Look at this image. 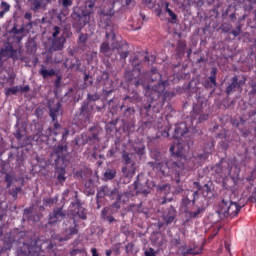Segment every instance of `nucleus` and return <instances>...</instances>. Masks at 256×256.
Segmentation results:
<instances>
[{"mask_svg": "<svg viewBox=\"0 0 256 256\" xmlns=\"http://www.w3.org/2000/svg\"><path fill=\"white\" fill-rule=\"evenodd\" d=\"M10 239L13 241V243H18L19 245H23L24 247H28L31 245V241H27V233L20 231L19 229H14L10 233Z\"/></svg>", "mask_w": 256, "mask_h": 256, "instance_id": "nucleus-11", "label": "nucleus"}, {"mask_svg": "<svg viewBox=\"0 0 256 256\" xmlns=\"http://www.w3.org/2000/svg\"><path fill=\"white\" fill-rule=\"evenodd\" d=\"M68 231L69 233L67 236L59 238L60 243H63V241H69V239H71V236L79 234V224H77L76 220H74V225L68 228Z\"/></svg>", "mask_w": 256, "mask_h": 256, "instance_id": "nucleus-24", "label": "nucleus"}, {"mask_svg": "<svg viewBox=\"0 0 256 256\" xmlns=\"http://www.w3.org/2000/svg\"><path fill=\"white\" fill-rule=\"evenodd\" d=\"M80 114L79 117L84 121V123H91L93 115H95V108L93 104L89 101H84L79 108Z\"/></svg>", "mask_w": 256, "mask_h": 256, "instance_id": "nucleus-9", "label": "nucleus"}, {"mask_svg": "<svg viewBox=\"0 0 256 256\" xmlns=\"http://www.w3.org/2000/svg\"><path fill=\"white\" fill-rule=\"evenodd\" d=\"M204 87H205V89H215V87H217V85L209 82V80H205Z\"/></svg>", "mask_w": 256, "mask_h": 256, "instance_id": "nucleus-52", "label": "nucleus"}, {"mask_svg": "<svg viewBox=\"0 0 256 256\" xmlns=\"http://www.w3.org/2000/svg\"><path fill=\"white\" fill-rule=\"evenodd\" d=\"M119 55L120 59H126L129 57V45L125 42H120Z\"/></svg>", "mask_w": 256, "mask_h": 256, "instance_id": "nucleus-30", "label": "nucleus"}, {"mask_svg": "<svg viewBox=\"0 0 256 256\" xmlns=\"http://www.w3.org/2000/svg\"><path fill=\"white\" fill-rule=\"evenodd\" d=\"M31 212H32L31 208L24 209V217H26V219H28L29 221H31Z\"/></svg>", "mask_w": 256, "mask_h": 256, "instance_id": "nucleus-56", "label": "nucleus"}, {"mask_svg": "<svg viewBox=\"0 0 256 256\" xmlns=\"http://www.w3.org/2000/svg\"><path fill=\"white\" fill-rule=\"evenodd\" d=\"M88 39H89V36L87 34L80 33L78 45H85Z\"/></svg>", "mask_w": 256, "mask_h": 256, "instance_id": "nucleus-45", "label": "nucleus"}, {"mask_svg": "<svg viewBox=\"0 0 256 256\" xmlns=\"http://www.w3.org/2000/svg\"><path fill=\"white\" fill-rule=\"evenodd\" d=\"M64 45H65V37L63 36L54 38L52 41L53 51H63Z\"/></svg>", "mask_w": 256, "mask_h": 256, "instance_id": "nucleus-27", "label": "nucleus"}, {"mask_svg": "<svg viewBox=\"0 0 256 256\" xmlns=\"http://www.w3.org/2000/svg\"><path fill=\"white\" fill-rule=\"evenodd\" d=\"M39 74L42 75L43 79H48V77H55L56 73L54 69L47 70L45 65L39 70Z\"/></svg>", "mask_w": 256, "mask_h": 256, "instance_id": "nucleus-33", "label": "nucleus"}, {"mask_svg": "<svg viewBox=\"0 0 256 256\" xmlns=\"http://www.w3.org/2000/svg\"><path fill=\"white\" fill-rule=\"evenodd\" d=\"M5 182L7 183V189H9V187H11L13 185V176H11L10 174H6L5 175Z\"/></svg>", "mask_w": 256, "mask_h": 256, "instance_id": "nucleus-50", "label": "nucleus"}, {"mask_svg": "<svg viewBox=\"0 0 256 256\" xmlns=\"http://www.w3.org/2000/svg\"><path fill=\"white\" fill-rule=\"evenodd\" d=\"M143 203H139V204H135V203H131L129 205V211H131L132 213H141V207H142Z\"/></svg>", "mask_w": 256, "mask_h": 256, "instance_id": "nucleus-36", "label": "nucleus"}, {"mask_svg": "<svg viewBox=\"0 0 256 256\" xmlns=\"http://www.w3.org/2000/svg\"><path fill=\"white\" fill-rule=\"evenodd\" d=\"M167 87H169V80H164L157 85L152 87L147 86L146 88L145 95L150 102L149 108L153 107L154 109H157V113H159V109L163 108L165 101H167V98L169 97V92L165 91Z\"/></svg>", "mask_w": 256, "mask_h": 256, "instance_id": "nucleus-2", "label": "nucleus"}, {"mask_svg": "<svg viewBox=\"0 0 256 256\" xmlns=\"http://www.w3.org/2000/svg\"><path fill=\"white\" fill-rule=\"evenodd\" d=\"M134 151L136 155H138L139 157H143V155H145V145H142L140 147H135Z\"/></svg>", "mask_w": 256, "mask_h": 256, "instance_id": "nucleus-46", "label": "nucleus"}, {"mask_svg": "<svg viewBox=\"0 0 256 256\" xmlns=\"http://www.w3.org/2000/svg\"><path fill=\"white\" fill-rule=\"evenodd\" d=\"M6 57H9V59H12L13 61H23V51L21 49H14L13 46H6Z\"/></svg>", "mask_w": 256, "mask_h": 256, "instance_id": "nucleus-17", "label": "nucleus"}, {"mask_svg": "<svg viewBox=\"0 0 256 256\" xmlns=\"http://www.w3.org/2000/svg\"><path fill=\"white\" fill-rule=\"evenodd\" d=\"M71 205L73 207H76L74 209V215H77L79 219L85 221L87 219V211L85 210V208H83V206H81V201L77 199L76 202H72Z\"/></svg>", "mask_w": 256, "mask_h": 256, "instance_id": "nucleus-19", "label": "nucleus"}, {"mask_svg": "<svg viewBox=\"0 0 256 256\" xmlns=\"http://www.w3.org/2000/svg\"><path fill=\"white\" fill-rule=\"evenodd\" d=\"M145 256H157V252H155V249L149 248L145 251Z\"/></svg>", "mask_w": 256, "mask_h": 256, "instance_id": "nucleus-57", "label": "nucleus"}, {"mask_svg": "<svg viewBox=\"0 0 256 256\" xmlns=\"http://www.w3.org/2000/svg\"><path fill=\"white\" fill-rule=\"evenodd\" d=\"M99 99H101V96H99V94H97V93L88 94L86 101H88V103H91V101L95 102V101H99Z\"/></svg>", "mask_w": 256, "mask_h": 256, "instance_id": "nucleus-43", "label": "nucleus"}, {"mask_svg": "<svg viewBox=\"0 0 256 256\" xmlns=\"http://www.w3.org/2000/svg\"><path fill=\"white\" fill-rule=\"evenodd\" d=\"M132 65L134 66V69H139L137 67H139V65H141V62L139 61V59L137 57H134L132 60Z\"/></svg>", "mask_w": 256, "mask_h": 256, "instance_id": "nucleus-63", "label": "nucleus"}, {"mask_svg": "<svg viewBox=\"0 0 256 256\" xmlns=\"http://www.w3.org/2000/svg\"><path fill=\"white\" fill-rule=\"evenodd\" d=\"M212 171H214V173H216V175H218L219 177H223V175H225L229 170L227 169V167L223 166V163H218L216 165L213 166Z\"/></svg>", "mask_w": 256, "mask_h": 256, "instance_id": "nucleus-29", "label": "nucleus"}, {"mask_svg": "<svg viewBox=\"0 0 256 256\" xmlns=\"http://www.w3.org/2000/svg\"><path fill=\"white\" fill-rule=\"evenodd\" d=\"M19 93V86H14L12 88H5V95L9 97V95H17Z\"/></svg>", "mask_w": 256, "mask_h": 256, "instance_id": "nucleus-37", "label": "nucleus"}, {"mask_svg": "<svg viewBox=\"0 0 256 256\" xmlns=\"http://www.w3.org/2000/svg\"><path fill=\"white\" fill-rule=\"evenodd\" d=\"M104 197H109V199H121V195H119V190L117 188H114L111 190L109 186H102L98 189L96 198L97 203H99V199H103Z\"/></svg>", "mask_w": 256, "mask_h": 256, "instance_id": "nucleus-10", "label": "nucleus"}, {"mask_svg": "<svg viewBox=\"0 0 256 256\" xmlns=\"http://www.w3.org/2000/svg\"><path fill=\"white\" fill-rule=\"evenodd\" d=\"M11 33H14V35H23L25 33V25H22L21 28H17V25H14L11 29Z\"/></svg>", "mask_w": 256, "mask_h": 256, "instance_id": "nucleus-40", "label": "nucleus"}, {"mask_svg": "<svg viewBox=\"0 0 256 256\" xmlns=\"http://www.w3.org/2000/svg\"><path fill=\"white\" fill-rule=\"evenodd\" d=\"M68 157L69 151L67 150V144H60L53 147L50 159L51 161H54L56 167H59L60 165L67 167V165H69Z\"/></svg>", "mask_w": 256, "mask_h": 256, "instance_id": "nucleus-6", "label": "nucleus"}, {"mask_svg": "<svg viewBox=\"0 0 256 256\" xmlns=\"http://www.w3.org/2000/svg\"><path fill=\"white\" fill-rule=\"evenodd\" d=\"M242 83L243 82L239 81L238 76L232 77L231 83L226 87V95H231L236 89H241Z\"/></svg>", "mask_w": 256, "mask_h": 256, "instance_id": "nucleus-21", "label": "nucleus"}, {"mask_svg": "<svg viewBox=\"0 0 256 256\" xmlns=\"http://www.w3.org/2000/svg\"><path fill=\"white\" fill-rule=\"evenodd\" d=\"M115 49H117V51L121 49V42L114 41L111 46L109 42H103L100 46V53L104 55V57H111Z\"/></svg>", "mask_w": 256, "mask_h": 256, "instance_id": "nucleus-13", "label": "nucleus"}, {"mask_svg": "<svg viewBox=\"0 0 256 256\" xmlns=\"http://www.w3.org/2000/svg\"><path fill=\"white\" fill-rule=\"evenodd\" d=\"M232 125L239 129L241 125H245V119H243V117L234 118L232 120Z\"/></svg>", "mask_w": 256, "mask_h": 256, "instance_id": "nucleus-39", "label": "nucleus"}, {"mask_svg": "<svg viewBox=\"0 0 256 256\" xmlns=\"http://www.w3.org/2000/svg\"><path fill=\"white\" fill-rule=\"evenodd\" d=\"M53 30H54V32L52 33V37H53V39H57L59 33H61V28L59 26H55L53 28Z\"/></svg>", "mask_w": 256, "mask_h": 256, "instance_id": "nucleus-54", "label": "nucleus"}, {"mask_svg": "<svg viewBox=\"0 0 256 256\" xmlns=\"http://www.w3.org/2000/svg\"><path fill=\"white\" fill-rule=\"evenodd\" d=\"M122 174L124 175V177H126V178H131V177H133V175H135V166H130V168L129 167H127V166H124V167H122Z\"/></svg>", "mask_w": 256, "mask_h": 256, "instance_id": "nucleus-35", "label": "nucleus"}, {"mask_svg": "<svg viewBox=\"0 0 256 256\" xmlns=\"http://www.w3.org/2000/svg\"><path fill=\"white\" fill-rule=\"evenodd\" d=\"M125 79L130 83V85H135V87L145 86L147 80H145V74H141V69L134 68L132 71L125 72Z\"/></svg>", "mask_w": 256, "mask_h": 256, "instance_id": "nucleus-8", "label": "nucleus"}, {"mask_svg": "<svg viewBox=\"0 0 256 256\" xmlns=\"http://www.w3.org/2000/svg\"><path fill=\"white\" fill-rule=\"evenodd\" d=\"M101 219L106 221L107 223H117V219L113 217V211H111V208L104 207L101 211Z\"/></svg>", "mask_w": 256, "mask_h": 256, "instance_id": "nucleus-22", "label": "nucleus"}, {"mask_svg": "<svg viewBox=\"0 0 256 256\" xmlns=\"http://www.w3.org/2000/svg\"><path fill=\"white\" fill-rule=\"evenodd\" d=\"M31 87H29V85H25L24 87L23 86H19V91L21 93H29Z\"/></svg>", "mask_w": 256, "mask_h": 256, "instance_id": "nucleus-61", "label": "nucleus"}, {"mask_svg": "<svg viewBox=\"0 0 256 256\" xmlns=\"http://www.w3.org/2000/svg\"><path fill=\"white\" fill-rule=\"evenodd\" d=\"M250 95H253V96L256 95V82H252V83H251Z\"/></svg>", "mask_w": 256, "mask_h": 256, "instance_id": "nucleus-64", "label": "nucleus"}, {"mask_svg": "<svg viewBox=\"0 0 256 256\" xmlns=\"http://www.w3.org/2000/svg\"><path fill=\"white\" fill-rule=\"evenodd\" d=\"M115 175H117V172L115 170H111L108 169L105 173H104V177L106 179H108L109 181H111V179H115Z\"/></svg>", "mask_w": 256, "mask_h": 256, "instance_id": "nucleus-42", "label": "nucleus"}, {"mask_svg": "<svg viewBox=\"0 0 256 256\" xmlns=\"http://www.w3.org/2000/svg\"><path fill=\"white\" fill-rule=\"evenodd\" d=\"M31 2H32V7L34 11L41 9L43 0H28V3H31Z\"/></svg>", "mask_w": 256, "mask_h": 256, "instance_id": "nucleus-41", "label": "nucleus"}, {"mask_svg": "<svg viewBox=\"0 0 256 256\" xmlns=\"http://www.w3.org/2000/svg\"><path fill=\"white\" fill-rule=\"evenodd\" d=\"M14 136L16 137L17 141H21L23 134H21V129H16V132L14 133Z\"/></svg>", "mask_w": 256, "mask_h": 256, "instance_id": "nucleus-59", "label": "nucleus"}, {"mask_svg": "<svg viewBox=\"0 0 256 256\" xmlns=\"http://www.w3.org/2000/svg\"><path fill=\"white\" fill-rule=\"evenodd\" d=\"M203 253V245L197 247L194 244L193 247L187 248V245L180 246L178 249V255L187 256V255H201Z\"/></svg>", "mask_w": 256, "mask_h": 256, "instance_id": "nucleus-16", "label": "nucleus"}, {"mask_svg": "<svg viewBox=\"0 0 256 256\" xmlns=\"http://www.w3.org/2000/svg\"><path fill=\"white\" fill-rule=\"evenodd\" d=\"M53 30H54V32L52 33V37H53V39H57L59 33H61V28L59 26H55L53 28Z\"/></svg>", "mask_w": 256, "mask_h": 256, "instance_id": "nucleus-53", "label": "nucleus"}, {"mask_svg": "<svg viewBox=\"0 0 256 256\" xmlns=\"http://www.w3.org/2000/svg\"><path fill=\"white\" fill-rule=\"evenodd\" d=\"M199 199V192L187 190L185 196L182 198L180 207L188 219H201L205 213L204 206H197L195 202Z\"/></svg>", "mask_w": 256, "mask_h": 256, "instance_id": "nucleus-3", "label": "nucleus"}, {"mask_svg": "<svg viewBox=\"0 0 256 256\" xmlns=\"http://www.w3.org/2000/svg\"><path fill=\"white\" fill-rule=\"evenodd\" d=\"M93 7L95 3L90 2L86 8H78L72 13V19L80 25V27H85L89 21H91V13H93Z\"/></svg>", "mask_w": 256, "mask_h": 256, "instance_id": "nucleus-7", "label": "nucleus"}, {"mask_svg": "<svg viewBox=\"0 0 256 256\" xmlns=\"http://www.w3.org/2000/svg\"><path fill=\"white\" fill-rule=\"evenodd\" d=\"M67 217V214L65 211H63V208L61 207H55L53 211L49 214V225H55V223H59L63 221Z\"/></svg>", "mask_w": 256, "mask_h": 256, "instance_id": "nucleus-14", "label": "nucleus"}, {"mask_svg": "<svg viewBox=\"0 0 256 256\" xmlns=\"http://www.w3.org/2000/svg\"><path fill=\"white\" fill-rule=\"evenodd\" d=\"M143 75L144 81L145 77H150L149 81H151L152 83H163V81H161V79H163V76L161 75V73H159V70H157V68H152L150 72H146Z\"/></svg>", "mask_w": 256, "mask_h": 256, "instance_id": "nucleus-20", "label": "nucleus"}, {"mask_svg": "<svg viewBox=\"0 0 256 256\" xmlns=\"http://www.w3.org/2000/svg\"><path fill=\"white\" fill-rule=\"evenodd\" d=\"M170 244L172 245V247H179V245L181 244V236H178L176 238H173L170 241Z\"/></svg>", "mask_w": 256, "mask_h": 256, "instance_id": "nucleus-49", "label": "nucleus"}, {"mask_svg": "<svg viewBox=\"0 0 256 256\" xmlns=\"http://www.w3.org/2000/svg\"><path fill=\"white\" fill-rule=\"evenodd\" d=\"M54 203H57V198L44 199V205H53Z\"/></svg>", "mask_w": 256, "mask_h": 256, "instance_id": "nucleus-55", "label": "nucleus"}, {"mask_svg": "<svg viewBox=\"0 0 256 256\" xmlns=\"http://www.w3.org/2000/svg\"><path fill=\"white\" fill-rule=\"evenodd\" d=\"M84 82H85V85H93V81L91 80V76H89L88 74H85Z\"/></svg>", "mask_w": 256, "mask_h": 256, "instance_id": "nucleus-62", "label": "nucleus"}, {"mask_svg": "<svg viewBox=\"0 0 256 256\" xmlns=\"http://www.w3.org/2000/svg\"><path fill=\"white\" fill-rule=\"evenodd\" d=\"M135 156V153H129L127 151H122V163L124 165H130V167H135V160L133 157Z\"/></svg>", "mask_w": 256, "mask_h": 256, "instance_id": "nucleus-25", "label": "nucleus"}, {"mask_svg": "<svg viewBox=\"0 0 256 256\" xmlns=\"http://www.w3.org/2000/svg\"><path fill=\"white\" fill-rule=\"evenodd\" d=\"M187 133H189V127H187V123L182 122L175 126L173 138L181 139V137H184V135H187Z\"/></svg>", "mask_w": 256, "mask_h": 256, "instance_id": "nucleus-18", "label": "nucleus"}, {"mask_svg": "<svg viewBox=\"0 0 256 256\" xmlns=\"http://www.w3.org/2000/svg\"><path fill=\"white\" fill-rule=\"evenodd\" d=\"M49 115L53 121V128H48L50 135L57 137V135L62 133V143H66L67 137H69V130L67 128L63 129L57 120V117L61 115V103L58 102L54 106H49Z\"/></svg>", "mask_w": 256, "mask_h": 256, "instance_id": "nucleus-4", "label": "nucleus"}, {"mask_svg": "<svg viewBox=\"0 0 256 256\" xmlns=\"http://www.w3.org/2000/svg\"><path fill=\"white\" fill-rule=\"evenodd\" d=\"M0 19H3V17H5L6 13H9V11L11 10V5H9V3L2 1L0 4Z\"/></svg>", "mask_w": 256, "mask_h": 256, "instance_id": "nucleus-34", "label": "nucleus"}, {"mask_svg": "<svg viewBox=\"0 0 256 256\" xmlns=\"http://www.w3.org/2000/svg\"><path fill=\"white\" fill-rule=\"evenodd\" d=\"M185 49H187V43L183 40H179L176 46L177 57H183V55H185Z\"/></svg>", "mask_w": 256, "mask_h": 256, "instance_id": "nucleus-31", "label": "nucleus"}, {"mask_svg": "<svg viewBox=\"0 0 256 256\" xmlns=\"http://www.w3.org/2000/svg\"><path fill=\"white\" fill-rule=\"evenodd\" d=\"M59 3H61L63 9H67L73 6V0H59Z\"/></svg>", "mask_w": 256, "mask_h": 256, "instance_id": "nucleus-48", "label": "nucleus"}, {"mask_svg": "<svg viewBox=\"0 0 256 256\" xmlns=\"http://www.w3.org/2000/svg\"><path fill=\"white\" fill-rule=\"evenodd\" d=\"M103 79H105L104 87H103V93L106 96H109L110 93H113V81L109 80V73L103 72L102 74Z\"/></svg>", "mask_w": 256, "mask_h": 256, "instance_id": "nucleus-23", "label": "nucleus"}, {"mask_svg": "<svg viewBox=\"0 0 256 256\" xmlns=\"http://www.w3.org/2000/svg\"><path fill=\"white\" fill-rule=\"evenodd\" d=\"M115 153H117V150H115V148H111L107 154H106V157H108V159H111V157H114L115 156Z\"/></svg>", "mask_w": 256, "mask_h": 256, "instance_id": "nucleus-60", "label": "nucleus"}, {"mask_svg": "<svg viewBox=\"0 0 256 256\" xmlns=\"http://www.w3.org/2000/svg\"><path fill=\"white\" fill-rule=\"evenodd\" d=\"M21 191H23V189L21 187L13 188L10 191V195L13 197V199H17V197H18L19 193H21Z\"/></svg>", "mask_w": 256, "mask_h": 256, "instance_id": "nucleus-47", "label": "nucleus"}, {"mask_svg": "<svg viewBox=\"0 0 256 256\" xmlns=\"http://www.w3.org/2000/svg\"><path fill=\"white\" fill-rule=\"evenodd\" d=\"M166 12L168 13L169 17H171L172 21H177V14H175V12L169 8V3H166Z\"/></svg>", "mask_w": 256, "mask_h": 256, "instance_id": "nucleus-44", "label": "nucleus"}, {"mask_svg": "<svg viewBox=\"0 0 256 256\" xmlns=\"http://www.w3.org/2000/svg\"><path fill=\"white\" fill-rule=\"evenodd\" d=\"M242 208L243 206H239L237 202L231 201L230 198H223L219 204L217 213L220 219H227V217H237V215H239V211H241Z\"/></svg>", "mask_w": 256, "mask_h": 256, "instance_id": "nucleus-5", "label": "nucleus"}, {"mask_svg": "<svg viewBox=\"0 0 256 256\" xmlns=\"http://www.w3.org/2000/svg\"><path fill=\"white\" fill-rule=\"evenodd\" d=\"M56 173L57 174V181L63 185V183H65V181H67V177H65V174L67 173L66 170H65V166L63 165H60L59 166H56Z\"/></svg>", "mask_w": 256, "mask_h": 256, "instance_id": "nucleus-28", "label": "nucleus"}, {"mask_svg": "<svg viewBox=\"0 0 256 256\" xmlns=\"http://www.w3.org/2000/svg\"><path fill=\"white\" fill-rule=\"evenodd\" d=\"M133 115H135V108L134 107H127L124 110V117H126V119H131V117H133Z\"/></svg>", "mask_w": 256, "mask_h": 256, "instance_id": "nucleus-38", "label": "nucleus"}, {"mask_svg": "<svg viewBox=\"0 0 256 256\" xmlns=\"http://www.w3.org/2000/svg\"><path fill=\"white\" fill-rule=\"evenodd\" d=\"M231 35H233L234 37H239V35H241V25H238L234 30H232Z\"/></svg>", "mask_w": 256, "mask_h": 256, "instance_id": "nucleus-51", "label": "nucleus"}, {"mask_svg": "<svg viewBox=\"0 0 256 256\" xmlns=\"http://www.w3.org/2000/svg\"><path fill=\"white\" fill-rule=\"evenodd\" d=\"M162 219L165 225H171L177 221V210L175 207L170 206L167 210H164L162 213Z\"/></svg>", "mask_w": 256, "mask_h": 256, "instance_id": "nucleus-15", "label": "nucleus"}, {"mask_svg": "<svg viewBox=\"0 0 256 256\" xmlns=\"http://www.w3.org/2000/svg\"><path fill=\"white\" fill-rule=\"evenodd\" d=\"M192 121H197V123H202V121H207L209 119V114L203 113V104H196L193 106V111L190 114Z\"/></svg>", "mask_w": 256, "mask_h": 256, "instance_id": "nucleus-12", "label": "nucleus"}, {"mask_svg": "<svg viewBox=\"0 0 256 256\" xmlns=\"http://www.w3.org/2000/svg\"><path fill=\"white\" fill-rule=\"evenodd\" d=\"M124 103H132V105L141 103V96H139V92L133 91L130 95L125 96Z\"/></svg>", "mask_w": 256, "mask_h": 256, "instance_id": "nucleus-26", "label": "nucleus"}, {"mask_svg": "<svg viewBox=\"0 0 256 256\" xmlns=\"http://www.w3.org/2000/svg\"><path fill=\"white\" fill-rule=\"evenodd\" d=\"M87 141H99V134L93 133L91 136H88Z\"/></svg>", "mask_w": 256, "mask_h": 256, "instance_id": "nucleus-58", "label": "nucleus"}, {"mask_svg": "<svg viewBox=\"0 0 256 256\" xmlns=\"http://www.w3.org/2000/svg\"><path fill=\"white\" fill-rule=\"evenodd\" d=\"M170 153L174 155V160H169L166 163H155L156 169H159L162 173H165V167L173 171L174 181L179 185L181 183V177H187L189 170L185 168V158H183V148L179 144H173L170 147Z\"/></svg>", "mask_w": 256, "mask_h": 256, "instance_id": "nucleus-1", "label": "nucleus"}, {"mask_svg": "<svg viewBox=\"0 0 256 256\" xmlns=\"http://www.w3.org/2000/svg\"><path fill=\"white\" fill-rule=\"evenodd\" d=\"M211 154V147L209 150H205L202 154H198L197 156H193L190 161H206V159H209V155Z\"/></svg>", "mask_w": 256, "mask_h": 256, "instance_id": "nucleus-32", "label": "nucleus"}]
</instances>
